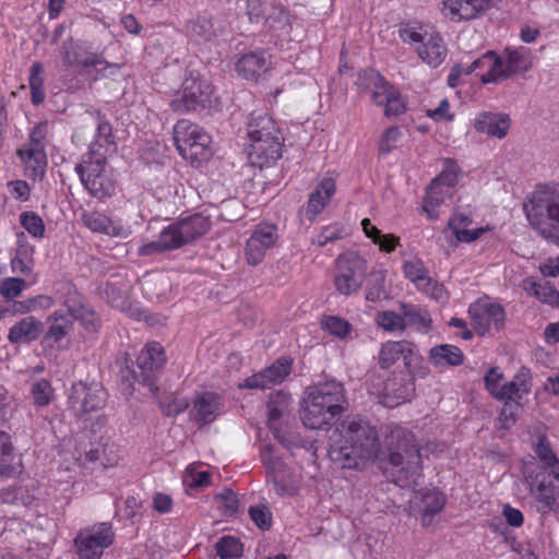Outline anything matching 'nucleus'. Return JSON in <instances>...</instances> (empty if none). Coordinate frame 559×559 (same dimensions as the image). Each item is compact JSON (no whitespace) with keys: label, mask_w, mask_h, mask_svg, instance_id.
<instances>
[{"label":"nucleus","mask_w":559,"mask_h":559,"mask_svg":"<svg viewBox=\"0 0 559 559\" xmlns=\"http://www.w3.org/2000/svg\"><path fill=\"white\" fill-rule=\"evenodd\" d=\"M95 121L97 124L95 140L91 144L90 151L84 156L94 157L93 152H97L107 158L108 155L114 153L117 148L114 140L112 128L99 111L95 114Z\"/></svg>","instance_id":"obj_27"},{"label":"nucleus","mask_w":559,"mask_h":559,"mask_svg":"<svg viewBox=\"0 0 559 559\" xmlns=\"http://www.w3.org/2000/svg\"><path fill=\"white\" fill-rule=\"evenodd\" d=\"M21 225L34 237L41 238L45 234L43 218L35 212H23L20 215Z\"/></svg>","instance_id":"obj_56"},{"label":"nucleus","mask_w":559,"mask_h":559,"mask_svg":"<svg viewBox=\"0 0 559 559\" xmlns=\"http://www.w3.org/2000/svg\"><path fill=\"white\" fill-rule=\"evenodd\" d=\"M416 51L423 62L437 68L444 61L448 48L439 34L431 33L424 44L416 47Z\"/></svg>","instance_id":"obj_31"},{"label":"nucleus","mask_w":559,"mask_h":559,"mask_svg":"<svg viewBox=\"0 0 559 559\" xmlns=\"http://www.w3.org/2000/svg\"><path fill=\"white\" fill-rule=\"evenodd\" d=\"M385 273L384 271H372L369 274L366 299L368 301H379L388 297L384 288Z\"/></svg>","instance_id":"obj_50"},{"label":"nucleus","mask_w":559,"mask_h":559,"mask_svg":"<svg viewBox=\"0 0 559 559\" xmlns=\"http://www.w3.org/2000/svg\"><path fill=\"white\" fill-rule=\"evenodd\" d=\"M452 191L449 188L439 186L438 182L431 181L426 190V198L424 204V211L428 214L431 219L438 217L437 207L444 202L447 198H450Z\"/></svg>","instance_id":"obj_43"},{"label":"nucleus","mask_w":559,"mask_h":559,"mask_svg":"<svg viewBox=\"0 0 559 559\" xmlns=\"http://www.w3.org/2000/svg\"><path fill=\"white\" fill-rule=\"evenodd\" d=\"M321 326L331 335L341 340L346 338L353 331V325L338 316H323Z\"/></svg>","instance_id":"obj_49"},{"label":"nucleus","mask_w":559,"mask_h":559,"mask_svg":"<svg viewBox=\"0 0 559 559\" xmlns=\"http://www.w3.org/2000/svg\"><path fill=\"white\" fill-rule=\"evenodd\" d=\"M13 459L11 438L7 432L0 430V476H11L14 474Z\"/></svg>","instance_id":"obj_47"},{"label":"nucleus","mask_w":559,"mask_h":559,"mask_svg":"<svg viewBox=\"0 0 559 559\" xmlns=\"http://www.w3.org/2000/svg\"><path fill=\"white\" fill-rule=\"evenodd\" d=\"M292 359L281 357L259 373L248 377L240 388L265 390L282 383L292 371Z\"/></svg>","instance_id":"obj_18"},{"label":"nucleus","mask_w":559,"mask_h":559,"mask_svg":"<svg viewBox=\"0 0 559 559\" xmlns=\"http://www.w3.org/2000/svg\"><path fill=\"white\" fill-rule=\"evenodd\" d=\"M98 295L106 302L116 308H124L127 302V284L126 281L118 276L112 275L106 282L100 283Z\"/></svg>","instance_id":"obj_33"},{"label":"nucleus","mask_w":559,"mask_h":559,"mask_svg":"<svg viewBox=\"0 0 559 559\" xmlns=\"http://www.w3.org/2000/svg\"><path fill=\"white\" fill-rule=\"evenodd\" d=\"M269 481H272L273 487L277 495H293L295 491L294 481L292 479L288 468L277 475H274Z\"/></svg>","instance_id":"obj_61"},{"label":"nucleus","mask_w":559,"mask_h":559,"mask_svg":"<svg viewBox=\"0 0 559 559\" xmlns=\"http://www.w3.org/2000/svg\"><path fill=\"white\" fill-rule=\"evenodd\" d=\"M346 235L345 228L340 225L326 226L322 229L317 238V243L320 247L325 246L329 242L342 239Z\"/></svg>","instance_id":"obj_64"},{"label":"nucleus","mask_w":559,"mask_h":559,"mask_svg":"<svg viewBox=\"0 0 559 559\" xmlns=\"http://www.w3.org/2000/svg\"><path fill=\"white\" fill-rule=\"evenodd\" d=\"M334 285L336 290L344 296L356 294L365 278L367 271L366 261L356 253L340 255L335 264Z\"/></svg>","instance_id":"obj_10"},{"label":"nucleus","mask_w":559,"mask_h":559,"mask_svg":"<svg viewBox=\"0 0 559 559\" xmlns=\"http://www.w3.org/2000/svg\"><path fill=\"white\" fill-rule=\"evenodd\" d=\"M335 181L332 178H324L318 183L316 189L309 195L306 209V214L310 219L323 211L335 193Z\"/></svg>","instance_id":"obj_32"},{"label":"nucleus","mask_w":559,"mask_h":559,"mask_svg":"<svg viewBox=\"0 0 559 559\" xmlns=\"http://www.w3.org/2000/svg\"><path fill=\"white\" fill-rule=\"evenodd\" d=\"M379 453L378 431L361 418L343 420L329 436V456L341 468L360 469Z\"/></svg>","instance_id":"obj_1"},{"label":"nucleus","mask_w":559,"mask_h":559,"mask_svg":"<svg viewBox=\"0 0 559 559\" xmlns=\"http://www.w3.org/2000/svg\"><path fill=\"white\" fill-rule=\"evenodd\" d=\"M174 141L179 154L193 166H200L211 155V138L195 123L182 119L174 127Z\"/></svg>","instance_id":"obj_6"},{"label":"nucleus","mask_w":559,"mask_h":559,"mask_svg":"<svg viewBox=\"0 0 559 559\" xmlns=\"http://www.w3.org/2000/svg\"><path fill=\"white\" fill-rule=\"evenodd\" d=\"M219 408V396L213 392H203L195 395L191 416L197 423L206 425L216 418Z\"/></svg>","instance_id":"obj_25"},{"label":"nucleus","mask_w":559,"mask_h":559,"mask_svg":"<svg viewBox=\"0 0 559 559\" xmlns=\"http://www.w3.org/2000/svg\"><path fill=\"white\" fill-rule=\"evenodd\" d=\"M166 362V355L159 343H147L136 357V368L133 370V378L141 384L152 386L157 372Z\"/></svg>","instance_id":"obj_14"},{"label":"nucleus","mask_w":559,"mask_h":559,"mask_svg":"<svg viewBox=\"0 0 559 559\" xmlns=\"http://www.w3.org/2000/svg\"><path fill=\"white\" fill-rule=\"evenodd\" d=\"M94 157L83 156L82 162L76 164L75 171L88 193L104 200L114 194L116 182L106 170L107 158L100 153L93 152Z\"/></svg>","instance_id":"obj_7"},{"label":"nucleus","mask_w":559,"mask_h":559,"mask_svg":"<svg viewBox=\"0 0 559 559\" xmlns=\"http://www.w3.org/2000/svg\"><path fill=\"white\" fill-rule=\"evenodd\" d=\"M53 305V299L47 295H37L23 301L14 304L15 311L19 313H29L36 310L49 309Z\"/></svg>","instance_id":"obj_53"},{"label":"nucleus","mask_w":559,"mask_h":559,"mask_svg":"<svg viewBox=\"0 0 559 559\" xmlns=\"http://www.w3.org/2000/svg\"><path fill=\"white\" fill-rule=\"evenodd\" d=\"M261 460L266 467V478L270 480L274 475L285 472L287 468L283 460L273 454V445L264 444L261 448Z\"/></svg>","instance_id":"obj_52"},{"label":"nucleus","mask_w":559,"mask_h":559,"mask_svg":"<svg viewBox=\"0 0 559 559\" xmlns=\"http://www.w3.org/2000/svg\"><path fill=\"white\" fill-rule=\"evenodd\" d=\"M70 318L78 320L88 332H96L99 328V320L94 310L81 302L75 289L70 287L68 297L64 300Z\"/></svg>","instance_id":"obj_24"},{"label":"nucleus","mask_w":559,"mask_h":559,"mask_svg":"<svg viewBox=\"0 0 559 559\" xmlns=\"http://www.w3.org/2000/svg\"><path fill=\"white\" fill-rule=\"evenodd\" d=\"M143 289L150 299L165 302L170 299L171 281L167 274L153 273L144 277Z\"/></svg>","instance_id":"obj_35"},{"label":"nucleus","mask_w":559,"mask_h":559,"mask_svg":"<svg viewBox=\"0 0 559 559\" xmlns=\"http://www.w3.org/2000/svg\"><path fill=\"white\" fill-rule=\"evenodd\" d=\"M47 322L49 323V328L44 334V343H49L50 341L53 343L60 342L70 333L73 324L69 312L66 313L62 311L52 312L47 318Z\"/></svg>","instance_id":"obj_36"},{"label":"nucleus","mask_w":559,"mask_h":559,"mask_svg":"<svg viewBox=\"0 0 559 559\" xmlns=\"http://www.w3.org/2000/svg\"><path fill=\"white\" fill-rule=\"evenodd\" d=\"M463 360V352L454 345H437L429 352V361L436 367L460 366Z\"/></svg>","instance_id":"obj_37"},{"label":"nucleus","mask_w":559,"mask_h":559,"mask_svg":"<svg viewBox=\"0 0 559 559\" xmlns=\"http://www.w3.org/2000/svg\"><path fill=\"white\" fill-rule=\"evenodd\" d=\"M357 84L371 91V98L374 104L385 107V116H400L405 111V103L401 98L399 91L379 72L372 69L365 70L359 74Z\"/></svg>","instance_id":"obj_8"},{"label":"nucleus","mask_w":559,"mask_h":559,"mask_svg":"<svg viewBox=\"0 0 559 559\" xmlns=\"http://www.w3.org/2000/svg\"><path fill=\"white\" fill-rule=\"evenodd\" d=\"M469 73L480 71L478 74L483 83L499 81V56L495 51H487L481 57L466 62Z\"/></svg>","instance_id":"obj_34"},{"label":"nucleus","mask_w":559,"mask_h":559,"mask_svg":"<svg viewBox=\"0 0 559 559\" xmlns=\"http://www.w3.org/2000/svg\"><path fill=\"white\" fill-rule=\"evenodd\" d=\"M532 390V373L530 369L522 367L510 382L503 383L499 394V401L520 402Z\"/></svg>","instance_id":"obj_29"},{"label":"nucleus","mask_w":559,"mask_h":559,"mask_svg":"<svg viewBox=\"0 0 559 559\" xmlns=\"http://www.w3.org/2000/svg\"><path fill=\"white\" fill-rule=\"evenodd\" d=\"M25 287V280L20 277H8L3 280V282L0 285V294L4 298L12 300L20 296Z\"/></svg>","instance_id":"obj_60"},{"label":"nucleus","mask_w":559,"mask_h":559,"mask_svg":"<svg viewBox=\"0 0 559 559\" xmlns=\"http://www.w3.org/2000/svg\"><path fill=\"white\" fill-rule=\"evenodd\" d=\"M81 221L93 233L108 236H118L121 233V226L115 224L106 214L100 212H83Z\"/></svg>","instance_id":"obj_38"},{"label":"nucleus","mask_w":559,"mask_h":559,"mask_svg":"<svg viewBox=\"0 0 559 559\" xmlns=\"http://www.w3.org/2000/svg\"><path fill=\"white\" fill-rule=\"evenodd\" d=\"M107 394L99 382H74L68 403L76 415L96 412L105 406Z\"/></svg>","instance_id":"obj_13"},{"label":"nucleus","mask_w":559,"mask_h":559,"mask_svg":"<svg viewBox=\"0 0 559 559\" xmlns=\"http://www.w3.org/2000/svg\"><path fill=\"white\" fill-rule=\"evenodd\" d=\"M523 212L540 238L559 247V185H538L526 195Z\"/></svg>","instance_id":"obj_3"},{"label":"nucleus","mask_w":559,"mask_h":559,"mask_svg":"<svg viewBox=\"0 0 559 559\" xmlns=\"http://www.w3.org/2000/svg\"><path fill=\"white\" fill-rule=\"evenodd\" d=\"M502 380L503 374L496 367L490 368L484 378L486 389L497 400L503 385Z\"/></svg>","instance_id":"obj_62"},{"label":"nucleus","mask_w":559,"mask_h":559,"mask_svg":"<svg viewBox=\"0 0 559 559\" xmlns=\"http://www.w3.org/2000/svg\"><path fill=\"white\" fill-rule=\"evenodd\" d=\"M187 35L197 43L212 40L216 36V29L212 21L204 16H198L187 23Z\"/></svg>","instance_id":"obj_42"},{"label":"nucleus","mask_w":559,"mask_h":559,"mask_svg":"<svg viewBox=\"0 0 559 559\" xmlns=\"http://www.w3.org/2000/svg\"><path fill=\"white\" fill-rule=\"evenodd\" d=\"M248 159L254 167L263 168L274 164L282 156L283 139L281 136H248Z\"/></svg>","instance_id":"obj_17"},{"label":"nucleus","mask_w":559,"mask_h":559,"mask_svg":"<svg viewBox=\"0 0 559 559\" xmlns=\"http://www.w3.org/2000/svg\"><path fill=\"white\" fill-rule=\"evenodd\" d=\"M248 136H281L275 121L265 112L253 111L248 122Z\"/></svg>","instance_id":"obj_39"},{"label":"nucleus","mask_w":559,"mask_h":559,"mask_svg":"<svg viewBox=\"0 0 559 559\" xmlns=\"http://www.w3.org/2000/svg\"><path fill=\"white\" fill-rule=\"evenodd\" d=\"M215 500L224 515L231 516L237 513L239 508V500L233 490H224L222 493H218L215 497Z\"/></svg>","instance_id":"obj_58"},{"label":"nucleus","mask_w":559,"mask_h":559,"mask_svg":"<svg viewBox=\"0 0 559 559\" xmlns=\"http://www.w3.org/2000/svg\"><path fill=\"white\" fill-rule=\"evenodd\" d=\"M269 68L270 61L266 52L262 50L245 53L236 63L238 74L247 80H258Z\"/></svg>","instance_id":"obj_26"},{"label":"nucleus","mask_w":559,"mask_h":559,"mask_svg":"<svg viewBox=\"0 0 559 559\" xmlns=\"http://www.w3.org/2000/svg\"><path fill=\"white\" fill-rule=\"evenodd\" d=\"M22 160L25 174L33 180H41L45 175L47 159L45 148L23 145L16 152Z\"/></svg>","instance_id":"obj_28"},{"label":"nucleus","mask_w":559,"mask_h":559,"mask_svg":"<svg viewBox=\"0 0 559 559\" xmlns=\"http://www.w3.org/2000/svg\"><path fill=\"white\" fill-rule=\"evenodd\" d=\"M114 538L111 524L103 522L80 532L74 539V547L80 559H100L104 549L112 545Z\"/></svg>","instance_id":"obj_11"},{"label":"nucleus","mask_w":559,"mask_h":559,"mask_svg":"<svg viewBox=\"0 0 559 559\" xmlns=\"http://www.w3.org/2000/svg\"><path fill=\"white\" fill-rule=\"evenodd\" d=\"M524 289L542 302L559 307V292L548 282H536L533 278H527L524 281Z\"/></svg>","instance_id":"obj_41"},{"label":"nucleus","mask_w":559,"mask_h":559,"mask_svg":"<svg viewBox=\"0 0 559 559\" xmlns=\"http://www.w3.org/2000/svg\"><path fill=\"white\" fill-rule=\"evenodd\" d=\"M210 227V218L202 214L179 218L163 228L157 240L142 245L138 252L145 257L179 249L205 235Z\"/></svg>","instance_id":"obj_5"},{"label":"nucleus","mask_w":559,"mask_h":559,"mask_svg":"<svg viewBox=\"0 0 559 559\" xmlns=\"http://www.w3.org/2000/svg\"><path fill=\"white\" fill-rule=\"evenodd\" d=\"M400 309L403 313L405 329L407 326L414 328L417 331H427L430 329L431 319L427 310L413 304H401Z\"/></svg>","instance_id":"obj_40"},{"label":"nucleus","mask_w":559,"mask_h":559,"mask_svg":"<svg viewBox=\"0 0 559 559\" xmlns=\"http://www.w3.org/2000/svg\"><path fill=\"white\" fill-rule=\"evenodd\" d=\"M402 138V131L399 127H390L383 131L378 143L380 155L390 154Z\"/></svg>","instance_id":"obj_57"},{"label":"nucleus","mask_w":559,"mask_h":559,"mask_svg":"<svg viewBox=\"0 0 559 559\" xmlns=\"http://www.w3.org/2000/svg\"><path fill=\"white\" fill-rule=\"evenodd\" d=\"M388 461L396 467L394 483L402 488L417 485L421 476V449L412 431L395 426L386 436Z\"/></svg>","instance_id":"obj_4"},{"label":"nucleus","mask_w":559,"mask_h":559,"mask_svg":"<svg viewBox=\"0 0 559 559\" xmlns=\"http://www.w3.org/2000/svg\"><path fill=\"white\" fill-rule=\"evenodd\" d=\"M493 0H442L443 14L460 22L478 17L492 5Z\"/></svg>","instance_id":"obj_20"},{"label":"nucleus","mask_w":559,"mask_h":559,"mask_svg":"<svg viewBox=\"0 0 559 559\" xmlns=\"http://www.w3.org/2000/svg\"><path fill=\"white\" fill-rule=\"evenodd\" d=\"M532 67L531 53L527 48H506L502 56H499V81L506 80L514 74L526 72Z\"/></svg>","instance_id":"obj_21"},{"label":"nucleus","mask_w":559,"mask_h":559,"mask_svg":"<svg viewBox=\"0 0 559 559\" xmlns=\"http://www.w3.org/2000/svg\"><path fill=\"white\" fill-rule=\"evenodd\" d=\"M60 56L64 69L72 67H94L102 76L112 75L119 69L118 64L109 63L95 53H86L72 38L64 40L60 47Z\"/></svg>","instance_id":"obj_12"},{"label":"nucleus","mask_w":559,"mask_h":559,"mask_svg":"<svg viewBox=\"0 0 559 559\" xmlns=\"http://www.w3.org/2000/svg\"><path fill=\"white\" fill-rule=\"evenodd\" d=\"M277 240L276 227L274 225H259L246 246L247 261L251 265L262 262L266 251L271 249Z\"/></svg>","instance_id":"obj_19"},{"label":"nucleus","mask_w":559,"mask_h":559,"mask_svg":"<svg viewBox=\"0 0 559 559\" xmlns=\"http://www.w3.org/2000/svg\"><path fill=\"white\" fill-rule=\"evenodd\" d=\"M474 128L489 136L503 139L510 129V118L506 114L481 112L475 119Z\"/></svg>","instance_id":"obj_30"},{"label":"nucleus","mask_w":559,"mask_h":559,"mask_svg":"<svg viewBox=\"0 0 559 559\" xmlns=\"http://www.w3.org/2000/svg\"><path fill=\"white\" fill-rule=\"evenodd\" d=\"M468 314L472 319L475 331L485 335L490 329L501 330L504 320V309L499 305L491 302L488 298H481L472 304L468 308Z\"/></svg>","instance_id":"obj_15"},{"label":"nucleus","mask_w":559,"mask_h":559,"mask_svg":"<svg viewBox=\"0 0 559 559\" xmlns=\"http://www.w3.org/2000/svg\"><path fill=\"white\" fill-rule=\"evenodd\" d=\"M531 492L538 502V511L549 513L551 511L559 513V490L552 486L551 480L539 474L531 481Z\"/></svg>","instance_id":"obj_22"},{"label":"nucleus","mask_w":559,"mask_h":559,"mask_svg":"<svg viewBox=\"0 0 559 559\" xmlns=\"http://www.w3.org/2000/svg\"><path fill=\"white\" fill-rule=\"evenodd\" d=\"M345 408L343 384L336 380H329L307 388L300 417L306 427L321 429L330 425Z\"/></svg>","instance_id":"obj_2"},{"label":"nucleus","mask_w":559,"mask_h":559,"mask_svg":"<svg viewBox=\"0 0 559 559\" xmlns=\"http://www.w3.org/2000/svg\"><path fill=\"white\" fill-rule=\"evenodd\" d=\"M276 399H278V401L272 396L267 403V414L270 421L278 420L282 417L283 412L287 405L288 395L282 392H277Z\"/></svg>","instance_id":"obj_63"},{"label":"nucleus","mask_w":559,"mask_h":559,"mask_svg":"<svg viewBox=\"0 0 559 559\" xmlns=\"http://www.w3.org/2000/svg\"><path fill=\"white\" fill-rule=\"evenodd\" d=\"M29 394L36 407L48 406L55 397V390L47 379H38L31 384Z\"/></svg>","instance_id":"obj_46"},{"label":"nucleus","mask_w":559,"mask_h":559,"mask_svg":"<svg viewBox=\"0 0 559 559\" xmlns=\"http://www.w3.org/2000/svg\"><path fill=\"white\" fill-rule=\"evenodd\" d=\"M376 322L379 326L388 332L404 331L405 322L403 313H395L394 311H381L377 313Z\"/></svg>","instance_id":"obj_55"},{"label":"nucleus","mask_w":559,"mask_h":559,"mask_svg":"<svg viewBox=\"0 0 559 559\" xmlns=\"http://www.w3.org/2000/svg\"><path fill=\"white\" fill-rule=\"evenodd\" d=\"M22 240H25L24 233L17 234V249L14 258L11 260V266L13 272H20L28 274L33 267V252L34 248L29 245H23Z\"/></svg>","instance_id":"obj_44"},{"label":"nucleus","mask_w":559,"mask_h":559,"mask_svg":"<svg viewBox=\"0 0 559 559\" xmlns=\"http://www.w3.org/2000/svg\"><path fill=\"white\" fill-rule=\"evenodd\" d=\"M401 358L409 373L413 372V368L421 360L420 355L417 353L416 345L412 342L404 340L388 341L382 344L378 355V362L382 369L390 368Z\"/></svg>","instance_id":"obj_16"},{"label":"nucleus","mask_w":559,"mask_h":559,"mask_svg":"<svg viewBox=\"0 0 559 559\" xmlns=\"http://www.w3.org/2000/svg\"><path fill=\"white\" fill-rule=\"evenodd\" d=\"M216 102L214 88L209 81L190 76L183 81L181 95L170 102V107L182 114L211 108Z\"/></svg>","instance_id":"obj_9"},{"label":"nucleus","mask_w":559,"mask_h":559,"mask_svg":"<svg viewBox=\"0 0 559 559\" xmlns=\"http://www.w3.org/2000/svg\"><path fill=\"white\" fill-rule=\"evenodd\" d=\"M445 504V497L440 491H428L421 497V522L430 524L432 518L439 513Z\"/></svg>","instance_id":"obj_45"},{"label":"nucleus","mask_w":559,"mask_h":559,"mask_svg":"<svg viewBox=\"0 0 559 559\" xmlns=\"http://www.w3.org/2000/svg\"><path fill=\"white\" fill-rule=\"evenodd\" d=\"M400 37L404 43L421 45L431 33L424 31L423 26L416 27L411 24L402 26L399 31Z\"/></svg>","instance_id":"obj_59"},{"label":"nucleus","mask_w":559,"mask_h":559,"mask_svg":"<svg viewBox=\"0 0 559 559\" xmlns=\"http://www.w3.org/2000/svg\"><path fill=\"white\" fill-rule=\"evenodd\" d=\"M215 550L221 559L239 558L242 555V544L234 536H223L215 544Z\"/></svg>","instance_id":"obj_51"},{"label":"nucleus","mask_w":559,"mask_h":559,"mask_svg":"<svg viewBox=\"0 0 559 559\" xmlns=\"http://www.w3.org/2000/svg\"><path fill=\"white\" fill-rule=\"evenodd\" d=\"M44 332V323L33 316L15 322L9 330L8 341L13 345L31 344Z\"/></svg>","instance_id":"obj_23"},{"label":"nucleus","mask_w":559,"mask_h":559,"mask_svg":"<svg viewBox=\"0 0 559 559\" xmlns=\"http://www.w3.org/2000/svg\"><path fill=\"white\" fill-rule=\"evenodd\" d=\"M385 391L388 394H392L399 402H405L412 397L415 391V383L411 378L402 377L400 381L397 379L389 380L385 384Z\"/></svg>","instance_id":"obj_48"},{"label":"nucleus","mask_w":559,"mask_h":559,"mask_svg":"<svg viewBox=\"0 0 559 559\" xmlns=\"http://www.w3.org/2000/svg\"><path fill=\"white\" fill-rule=\"evenodd\" d=\"M403 271L406 278L416 284L417 288L430 277L424 262L418 259L406 261Z\"/></svg>","instance_id":"obj_54"}]
</instances>
